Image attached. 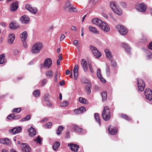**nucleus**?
Listing matches in <instances>:
<instances>
[{"instance_id":"nucleus-56","label":"nucleus","mask_w":152,"mask_h":152,"mask_svg":"<svg viewBox=\"0 0 152 152\" xmlns=\"http://www.w3.org/2000/svg\"><path fill=\"white\" fill-rule=\"evenodd\" d=\"M107 75L109 76L110 75V70L109 67L108 66H107V68L106 70Z\"/></svg>"},{"instance_id":"nucleus-22","label":"nucleus","mask_w":152,"mask_h":152,"mask_svg":"<svg viewBox=\"0 0 152 152\" xmlns=\"http://www.w3.org/2000/svg\"><path fill=\"white\" fill-rule=\"evenodd\" d=\"M86 110V108L82 107L78 109L74 110V112L76 114H80L82 113Z\"/></svg>"},{"instance_id":"nucleus-16","label":"nucleus","mask_w":152,"mask_h":152,"mask_svg":"<svg viewBox=\"0 0 152 152\" xmlns=\"http://www.w3.org/2000/svg\"><path fill=\"white\" fill-rule=\"evenodd\" d=\"M22 150L23 152H30L31 148L27 144L22 143Z\"/></svg>"},{"instance_id":"nucleus-24","label":"nucleus","mask_w":152,"mask_h":152,"mask_svg":"<svg viewBox=\"0 0 152 152\" xmlns=\"http://www.w3.org/2000/svg\"><path fill=\"white\" fill-rule=\"evenodd\" d=\"M28 36V34L26 31H23L20 35L21 40L23 42H25Z\"/></svg>"},{"instance_id":"nucleus-32","label":"nucleus","mask_w":152,"mask_h":152,"mask_svg":"<svg viewBox=\"0 0 152 152\" xmlns=\"http://www.w3.org/2000/svg\"><path fill=\"white\" fill-rule=\"evenodd\" d=\"M146 57L147 59H150L152 58V54L151 52L148 50L146 51Z\"/></svg>"},{"instance_id":"nucleus-55","label":"nucleus","mask_w":152,"mask_h":152,"mask_svg":"<svg viewBox=\"0 0 152 152\" xmlns=\"http://www.w3.org/2000/svg\"><path fill=\"white\" fill-rule=\"evenodd\" d=\"M110 60L112 63V65L114 67H116L117 66V64L115 61L112 59Z\"/></svg>"},{"instance_id":"nucleus-38","label":"nucleus","mask_w":152,"mask_h":152,"mask_svg":"<svg viewBox=\"0 0 152 152\" xmlns=\"http://www.w3.org/2000/svg\"><path fill=\"white\" fill-rule=\"evenodd\" d=\"M4 56L2 54L0 56V64H3L4 62Z\"/></svg>"},{"instance_id":"nucleus-29","label":"nucleus","mask_w":152,"mask_h":152,"mask_svg":"<svg viewBox=\"0 0 152 152\" xmlns=\"http://www.w3.org/2000/svg\"><path fill=\"white\" fill-rule=\"evenodd\" d=\"M110 6L111 9L113 11L118 7L116 3L115 2H111L110 3Z\"/></svg>"},{"instance_id":"nucleus-8","label":"nucleus","mask_w":152,"mask_h":152,"mask_svg":"<svg viewBox=\"0 0 152 152\" xmlns=\"http://www.w3.org/2000/svg\"><path fill=\"white\" fill-rule=\"evenodd\" d=\"M26 10H28L31 13L35 14L38 11L36 7H34L29 4H27L25 6Z\"/></svg>"},{"instance_id":"nucleus-7","label":"nucleus","mask_w":152,"mask_h":152,"mask_svg":"<svg viewBox=\"0 0 152 152\" xmlns=\"http://www.w3.org/2000/svg\"><path fill=\"white\" fill-rule=\"evenodd\" d=\"M99 28L105 32H108L110 29V27L108 24L104 21Z\"/></svg>"},{"instance_id":"nucleus-21","label":"nucleus","mask_w":152,"mask_h":152,"mask_svg":"<svg viewBox=\"0 0 152 152\" xmlns=\"http://www.w3.org/2000/svg\"><path fill=\"white\" fill-rule=\"evenodd\" d=\"M18 2H14L10 5V10L11 11H15L18 9Z\"/></svg>"},{"instance_id":"nucleus-62","label":"nucleus","mask_w":152,"mask_h":152,"mask_svg":"<svg viewBox=\"0 0 152 152\" xmlns=\"http://www.w3.org/2000/svg\"><path fill=\"white\" fill-rule=\"evenodd\" d=\"M71 29L73 31H76V27L74 26H71Z\"/></svg>"},{"instance_id":"nucleus-5","label":"nucleus","mask_w":152,"mask_h":152,"mask_svg":"<svg viewBox=\"0 0 152 152\" xmlns=\"http://www.w3.org/2000/svg\"><path fill=\"white\" fill-rule=\"evenodd\" d=\"M137 84L139 90L141 91H143L145 88V84L143 81L141 79H138Z\"/></svg>"},{"instance_id":"nucleus-47","label":"nucleus","mask_w":152,"mask_h":152,"mask_svg":"<svg viewBox=\"0 0 152 152\" xmlns=\"http://www.w3.org/2000/svg\"><path fill=\"white\" fill-rule=\"evenodd\" d=\"M34 95L36 97L39 96L40 94V91L38 90H36L34 92Z\"/></svg>"},{"instance_id":"nucleus-59","label":"nucleus","mask_w":152,"mask_h":152,"mask_svg":"<svg viewBox=\"0 0 152 152\" xmlns=\"http://www.w3.org/2000/svg\"><path fill=\"white\" fill-rule=\"evenodd\" d=\"M58 73L56 72L55 73V82H56L57 81V77H58Z\"/></svg>"},{"instance_id":"nucleus-37","label":"nucleus","mask_w":152,"mask_h":152,"mask_svg":"<svg viewBox=\"0 0 152 152\" xmlns=\"http://www.w3.org/2000/svg\"><path fill=\"white\" fill-rule=\"evenodd\" d=\"M64 129V127L62 126H60L59 127L57 130L56 131V134L58 135L60 134L62 132V131Z\"/></svg>"},{"instance_id":"nucleus-3","label":"nucleus","mask_w":152,"mask_h":152,"mask_svg":"<svg viewBox=\"0 0 152 152\" xmlns=\"http://www.w3.org/2000/svg\"><path fill=\"white\" fill-rule=\"evenodd\" d=\"M91 51L96 58H99L102 56L101 53L96 47L91 45L89 46Z\"/></svg>"},{"instance_id":"nucleus-2","label":"nucleus","mask_w":152,"mask_h":152,"mask_svg":"<svg viewBox=\"0 0 152 152\" xmlns=\"http://www.w3.org/2000/svg\"><path fill=\"white\" fill-rule=\"evenodd\" d=\"M42 47V45L41 43L37 42L35 43L31 48L32 52L35 54L39 53Z\"/></svg>"},{"instance_id":"nucleus-45","label":"nucleus","mask_w":152,"mask_h":152,"mask_svg":"<svg viewBox=\"0 0 152 152\" xmlns=\"http://www.w3.org/2000/svg\"><path fill=\"white\" fill-rule=\"evenodd\" d=\"M34 141L37 142V143L40 144L41 142V139L38 136L35 139H34Z\"/></svg>"},{"instance_id":"nucleus-1","label":"nucleus","mask_w":152,"mask_h":152,"mask_svg":"<svg viewBox=\"0 0 152 152\" xmlns=\"http://www.w3.org/2000/svg\"><path fill=\"white\" fill-rule=\"evenodd\" d=\"M103 118L105 121H108L110 117V110L108 107L105 106L104 107L102 114Z\"/></svg>"},{"instance_id":"nucleus-13","label":"nucleus","mask_w":152,"mask_h":152,"mask_svg":"<svg viewBox=\"0 0 152 152\" xmlns=\"http://www.w3.org/2000/svg\"><path fill=\"white\" fill-rule=\"evenodd\" d=\"M68 146L70 147V148L72 151L75 152H77L79 147V145L76 144L70 143L68 144Z\"/></svg>"},{"instance_id":"nucleus-23","label":"nucleus","mask_w":152,"mask_h":152,"mask_svg":"<svg viewBox=\"0 0 152 152\" xmlns=\"http://www.w3.org/2000/svg\"><path fill=\"white\" fill-rule=\"evenodd\" d=\"M0 143L3 144L8 145L11 144V140L8 138L0 139Z\"/></svg>"},{"instance_id":"nucleus-54","label":"nucleus","mask_w":152,"mask_h":152,"mask_svg":"<svg viewBox=\"0 0 152 152\" xmlns=\"http://www.w3.org/2000/svg\"><path fill=\"white\" fill-rule=\"evenodd\" d=\"M147 41L146 37H143L140 40V42L141 43H145Z\"/></svg>"},{"instance_id":"nucleus-18","label":"nucleus","mask_w":152,"mask_h":152,"mask_svg":"<svg viewBox=\"0 0 152 152\" xmlns=\"http://www.w3.org/2000/svg\"><path fill=\"white\" fill-rule=\"evenodd\" d=\"M81 64L84 71L85 72H86L87 70L88 66L86 59H82L81 61Z\"/></svg>"},{"instance_id":"nucleus-57","label":"nucleus","mask_w":152,"mask_h":152,"mask_svg":"<svg viewBox=\"0 0 152 152\" xmlns=\"http://www.w3.org/2000/svg\"><path fill=\"white\" fill-rule=\"evenodd\" d=\"M7 118L9 120L13 119V117H12V114H10L7 117Z\"/></svg>"},{"instance_id":"nucleus-17","label":"nucleus","mask_w":152,"mask_h":152,"mask_svg":"<svg viewBox=\"0 0 152 152\" xmlns=\"http://www.w3.org/2000/svg\"><path fill=\"white\" fill-rule=\"evenodd\" d=\"M92 22L93 24L97 25L99 28L103 21L99 19L94 18L92 19Z\"/></svg>"},{"instance_id":"nucleus-12","label":"nucleus","mask_w":152,"mask_h":152,"mask_svg":"<svg viewBox=\"0 0 152 152\" xmlns=\"http://www.w3.org/2000/svg\"><path fill=\"white\" fill-rule=\"evenodd\" d=\"M20 21L23 24H28L30 21V18L27 16L24 15L20 18Z\"/></svg>"},{"instance_id":"nucleus-35","label":"nucleus","mask_w":152,"mask_h":152,"mask_svg":"<svg viewBox=\"0 0 152 152\" xmlns=\"http://www.w3.org/2000/svg\"><path fill=\"white\" fill-rule=\"evenodd\" d=\"M94 117L96 120L97 122H98L99 125H101L100 120L99 119V116L98 113H95L94 114Z\"/></svg>"},{"instance_id":"nucleus-53","label":"nucleus","mask_w":152,"mask_h":152,"mask_svg":"<svg viewBox=\"0 0 152 152\" xmlns=\"http://www.w3.org/2000/svg\"><path fill=\"white\" fill-rule=\"evenodd\" d=\"M71 5V4L70 2L69 1H67L65 7V9H66L67 8L69 7Z\"/></svg>"},{"instance_id":"nucleus-61","label":"nucleus","mask_w":152,"mask_h":152,"mask_svg":"<svg viewBox=\"0 0 152 152\" xmlns=\"http://www.w3.org/2000/svg\"><path fill=\"white\" fill-rule=\"evenodd\" d=\"M148 48L151 50H152V42L150 43L148 46Z\"/></svg>"},{"instance_id":"nucleus-63","label":"nucleus","mask_w":152,"mask_h":152,"mask_svg":"<svg viewBox=\"0 0 152 152\" xmlns=\"http://www.w3.org/2000/svg\"><path fill=\"white\" fill-rule=\"evenodd\" d=\"M65 137L66 138H69L70 136H69V132H67L65 134Z\"/></svg>"},{"instance_id":"nucleus-20","label":"nucleus","mask_w":152,"mask_h":152,"mask_svg":"<svg viewBox=\"0 0 152 152\" xmlns=\"http://www.w3.org/2000/svg\"><path fill=\"white\" fill-rule=\"evenodd\" d=\"M78 65H76L75 66L74 69V78L75 80H77L78 76Z\"/></svg>"},{"instance_id":"nucleus-4","label":"nucleus","mask_w":152,"mask_h":152,"mask_svg":"<svg viewBox=\"0 0 152 152\" xmlns=\"http://www.w3.org/2000/svg\"><path fill=\"white\" fill-rule=\"evenodd\" d=\"M116 28L122 35H125L128 32V30L125 27L121 25H118L116 26Z\"/></svg>"},{"instance_id":"nucleus-11","label":"nucleus","mask_w":152,"mask_h":152,"mask_svg":"<svg viewBox=\"0 0 152 152\" xmlns=\"http://www.w3.org/2000/svg\"><path fill=\"white\" fill-rule=\"evenodd\" d=\"M52 64V61L51 58H46L44 63V65L46 68L49 69Z\"/></svg>"},{"instance_id":"nucleus-58","label":"nucleus","mask_w":152,"mask_h":152,"mask_svg":"<svg viewBox=\"0 0 152 152\" xmlns=\"http://www.w3.org/2000/svg\"><path fill=\"white\" fill-rule=\"evenodd\" d=\"M65 38V36L64 34H62L61 35L60 37V41H63Z\"/></svg>"},{"instance_id":"nucleus-6","label":"nucleus","mask_w":152,"mask_h":152,"mask_svg":"<svg viewBox=\"0 0 152 152\" xmlns=\"http://www.w3.org/2000/svg\"><path fill=\"white\" fill-rule=\"evenodd\" d=\"M136 8L137 10L139 12H144L147 9L146 5L144 3H141L137 5Z\"/></svg>"},{"instance_id":"nucleus-28","label":"nucleus","mask_w":152,"mask_h":152,"mask_svg":"<svg viewBox=\"0 0 152 152\" xmlns=\"http://www.w3.org/2000/svg\"><path fill=\"white\" fill-rule=\"evenodd\" d=\"M104 52L106 54V57L108 58L110 60H111L112 58V55L111 52L108 49H105Z\"/></svg>"},{"instance_id":"nucleus-48","label":"nucleus","mask_w":152,"mask_h":152,"mask_svg":"<svg viewBox=\"0 0 152 152\" xmlns=\"http://www.w3.org/2000/svg\"><path fill=\"white\" fill-rule=\"evenodd\" d=\"M52 124V123L51 122L47 123L45 125V127L46 128L49 129L51 128Z\"/></svg>"},{"instance_id":"nucleus-51","label":"nucleus","mask_w":152,"mask_h":152,"mask_svg":"<svg viewBox=\"0 0 152 152\" xmlns=\"http://www.w3.org/2000/svg\"><path fill=\"white\" fill-rule=\"evenodd\" d=\"M120 4L121 7L124 8H125L127 7V5L125 2H122L120 3Z\"/></svg>"},{"instance_id":"nucleus-19","label":"nucleus","mask_w":152,"mask_h":152,"mask_svg":"<svg viewBox=\"0 0 152 152\" xmlns=\"http://www.w3.org/2000/svg\"><path fill=\"white\" fill-rule=\"evenodd\" d=\"M97 75L101 81L103 83H105L106 82L105 80L102 77L101 75L100 70L99 69H98L97 70Z\"/></svg>"},{"instance_id":"nucleus-31","label":"nucleus","mask_w":152,"mask_h":152,"mask_svg":"<svg viewBox=\"0 0 152 152\" xmlns=\"http://www.w3.org/2000/svg\"><path fill=\"white\" fill-rule=\"evenodd\" d=\"M88 28L90 31L94 34H99V31L95 28L90 26Z\"/></svg>"},{"instance_id":"nucleus-34","label":"nucleus","mask_w":152,"mask_h":152,"mask_svg":"<svg viewBox=\"0 0 152 152\" xmlns=\"http://www.w3.org/2000/svg\"><path fill=\"white\" fill-rule=\"evenodd\" d=\"M60 144L58 142H56L53 146V149L54 151L57 150L59 147Z\"/></svg>"},{"instance_id":"nucleus-52","label":"nucleus","mask_w":152,"mask_h":152,"mask_svg":"<svg viewBox=\"0 0 152 152\" xmlns=\"http://www.w3.org/2000/svg\"><path fill=\"white\" fill-rule=\"evenodd\" d=\"M70 12H75L77 11V9L76 8L73 7H70L69 9Z\"/></svg>"},{"instance_id":"nucleus-40","label":"nucleus","mask_w":152,"mask_h":152,"mask_svg":"<svg viewBox=\"0 0 152 152\" xmlns=\"http://www.w3.org/2000/svg\"><path fill=\"white\" fill-rule=\"evenodd\" d=\"M121 117L127 120H130L131 119V117L127 116L126 115V114H121Z\"/></svg>"},{"instance_id":"nucleus-14","label":"nucleus","mask_w":152,"mask_h":152,"mask_svg":"<svg viewBox=\"0 0 152 152\" xmlns=\"http://www.w3.org/2000/svg\"><path fill=\"white\" fill-rule=\"evenodd\" d=\"M22 130L20 126L17 127L9 130L10 132L12 134H15L19 133Z\"/></svg>"},{"instance_id":"nucleus-64","label":"nucleus","mask_w":152,"mask_h":152,"mask_svg":"<svg viewBox=\"0 0 152 152\" xmlns=\"http://www.w3.org/2000/svg\"><path fill=\"white\" fill-rule=\"evenodd\" d=\"M103 16L106 19H108V17L107 15L105 14H103Z\"/></svg>"},{"instance_id":"nucleus-49","label":"nucleus","mask_w":152,"mask_h":152,"mask_svg":"<svg viewBox=\"0 0 152 152\" xmlns=\"http://www.w3.org/2000/svg\"><path fill=\"white\" fill-rule=\"evenodd\" d=\"M9 27L11 29H14L15 28V26L14 23H11L9 25Z\"/></svg>"},{"instance_id":"nucleus-26","label":"nucleus","mask_w":152,"mask_h":152,"mask_svg":"<svg viewBox=\"0 0 152 152\" xmlns=\"http://www.w3.org/2000/svg\"><path fill=\"white\" fill-rule=\"evenodd\" d=\"M28 131L30 136L31 137H33L34 136L36 133L35 129L33 128L32 126H31L29 129Z\"/></svg>"},{"instance_id":"nucleus-10","label":"nucleus","mask_w":152,"mask_h":152,"mask_svg":"<svg viewBox=\"0 0 152 152\" xmlns=\"http://www.w3.org/2000/svg\"><path fill=\"white\" fill-rule=\"evenodd\" d=\"M83 83L85 85V91L86 94H89L91 92V85L90 82L89 81H88L87 82H83Z\"/></svg>"},{"instance_id":"nucleus-36","label":"nucleus","mask_w":152,"mask_h":152,"mask_svg":"<svg viewBox=\"0 0 152 152\" xmlns=\"http://www.w3.org/2000/svg\"><path fill=\"white\" fill-rule=\"evenodd\" d=\"M79 101L80 102L83 104H86L87 101L86 99L83 97H80L79 98Z\"/></svg>"},{"instance_id":"nucleus-60","label":"nucleus","mask_w":152,"mask_h":152,"mask_svg":"<svg viewBox=\"0 0 152 152\" xmlns=\"http://www.w3.org/2000/svg\"><path fill=\"white\" fill-rule=\"evenodd\" d=\"M47 81L46 79H44L42 81V86H43L44 85H45L47 83Z\"/></svg>"},{"instance_id":"nucleus-41","label":"nucleus","mask_w":152,"mask_h":152,"mask_svg":"<svg viewBox=\"0 0 152 152\" xmlns=\"http://www.w3.org/2000/svg\"><path fill=\"white\" fill-rule=\"evenodd\" d=\"M44 100L46 101V103L48 106L50 107L52 106V104L48 100V99L47 98H45Z\"/></svg>"},{"instance_id":"nucleus-15","label":"nucleus","mask_w":152,"mask_h":152,"mask_svg":"<svg viewBox=\"0 0 152 152\" xmlns=\"http://www.w3.org/2000/svg\"><path fill=\"white\" fill-rule=\"evenodd\" d=\"M108 130L109 134L112 135H114L117 134V130L116 128H111V126H109L108 128Z\"/></svg>"},{"instance_id":"nucleus-42","label":"nucleus","mask_w":152,"mask_h":152,"mask_svg":"<svg viewBox=\"0 0 152 152\" xmlns=\"http://www.w3.org/2000/svg\"><path fill=\"white\" fill-rule=\"evenodd\" d=\"M21 110V108L20 107L14 108L12 110L13 112L18 113Z\"/></svg>"},{"instance_id":"nucleus-50","label":"nucleus","mask_w":152,"mask_h":152,"mask_svg":"<svg viewBox=\"0 0 152 152\" xmlns=\"http://www.w3.org/2000/svg\"><path fill=\"white\" fill-rule=\"evenodd\" d=\"M69 104V103L67 102H62L60 104V105L62 107H65L67 106Z\"/></svg>"},{"instance_id":"nucleus-33","label":"nucleus","mask_w":152,"mask_h":152,"mask_svg":"<svg viewBox=\"0 0 152 152\" xmlns=\"http://www.w3.org/2000/svg\"><path fill=\"white\" fill-rule=\"evenodd\" d=\"M72 128L73 131H75L78 133L82 131L81 129L78 128L75 125L72 126Z\"/></svg>"},{"instance_id":"nucleus-44","label":"nucleus","mask_w":152,"mask_h":152,"mask_svg":"<svg viewBox=\"0 0 152 152\" xmlns=\"http://www.w3.org/2000/svg\"><path fill=\"white\" fill-rule=\"evenodd\" d=\"M12 117H13V119L17 120L20 118V116L19 115H16L15 113L12 114Z\"/></svg>"},{"instance_id":"nucleus-30","label":"nucleus","mask_w":152,"mask_h":152,"mask_svg":"<svg viewBox=\"0 0 152 152\" xmlns=\"http://www.w3.org/2000/svg\"><path fill=\"white\" fill-rule=\"evenodd\" d=\"M113 12L118 15H121L123 13V11L122 10L118 7L114 10Z\"/></svg>"},{"instance_id":"nucleus-9","label":"nucleus","mask_w":152,"mask_h":152,"mask_svg":"<svg viewBox=\"0 0 152 152\" xmlns=\"http://www.w3.org/2000/svg\"><path fill=\"white\" fill-rule=\"evenodd\" d=\"M146 99L148 101H151L152 99V92L151 90L148 88L146 89L144 92Z\"/></svg>"},{"instance_id":"nucleus-46","label":"nucleus","mask_w":152,"mask_h":152,"mask_svg":"<svg viewBox=\"0 0 152 152\" xmlns=\"http://www.w3.org/2000/svg\"><path fill=\"white\" fill-rule=\"evenodd\" d=\"M102 97L103 100H105L107 98V93L106 92H104L102 93Z\"/></svg>"},{"instance_id":"nucleus-25","label":"nucleus","mask_w":152,"mask_h":152,"mask_svg":"<svg viewBox=\"0 0 152 152\" xmlns=\"http://www.w3.org/2000/svg\"><path fill=\"white\" fill-rule=\"evenodd\" d=\"M15 38V35L13 34H10L9 36L8 42L9 44H12Z\"/></svg>"},{"instance_id":"nucleus-27","label":"nucleus","mask_w":152,"mask_h":152,"mask_svg":"<svg viewBox=\"0 0 152 152\" xmlns=\"http://www.w3.org/2000/svg\"><path fill=\"white\" fill-rule=\"evenodd\" d=\"M122 47L124 48L128 53L130 54L131 53V48L126 43H123L122 45Z\"/></svg>"},{"instance_id":"nucleus-43","label":"nucleus","mask_w":152,"mask_h":152,"mask_svg":"<svg viewBox=\"0 0 152 152\" xmlns=\"http://www.w3.org/2000/svg\"><path fill=\"white\" fill-rule=\"evenodd\" d=\"M53 73L50 70H48L47 71L46 73V75L47 76L49 77H52L53 76Z\"/></svg>"},{"instance_id":"nucleus-39","label":"nucleus","mask_w":152,"mask_h":152,"mask_svg":"<svg viewBox=\"0 0 152 152\" xmlns=\"http://www.w3.org/2000/svg\"><path fill=\"white\" fill-rule=\"evenodd\" d=\"M31 118L30 115H27L25 117L23 118L20 120L21 121H28Z\"/></svg>"}]
</instances>
